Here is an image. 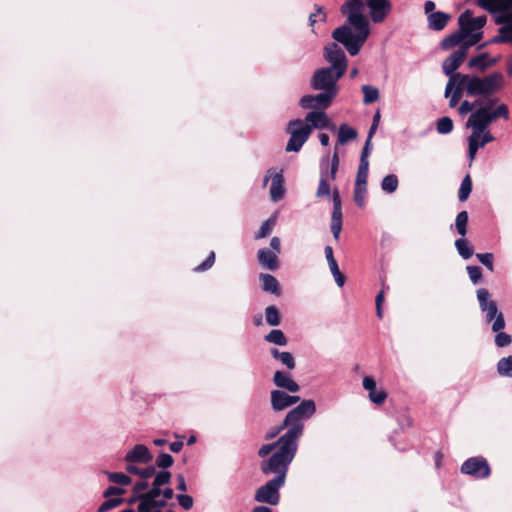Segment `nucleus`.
I'll return each mask as SVG.
<instances>
[{"mask_svg": "<svg viewBox=\"0 0 512 512\" xmlns=\"http://www.w3.org/2000/svg\"><path fill=\"white\" fill-rule=\"evenodd\" d=\"M364 4L361 0H347L341 11L347 10L350 25H342L332 32V38L341 43L351 56H356L370 34L368 20L364 17Z\"/></svg>", "mask_w": 512, "mask_h": 512, "instance_id": "obj_1", "label": "nucleus"}, {"mask_svg": "<svg viewBox=\"0 0 512 512\" xmlns=\"http://www.w3.org/2000/svg\"><path fill=\"white\" fill-rule=\"evenodd\" d=\"M482 82H478L471 91H469V81L456 80L455 85L450 93L449 107L454 108L461 100L465 92L469 97L487 96L488 94H495L504 86L505 79L501 72H493L486 76H480Z\"/></svg>", "mask_w": 512, "mask_h": 512, "instance_id": "obj_2", "label": "nucleus"}, {"mask_svg": "<svg viewBox=\"0 0 512 512\" xmlns=\"http://www.w3.org/2000/svg\"><path fill=\"white\" fill-rule=\"evenodd\" d=\"M494 94H488L487 96H480L481 102L479 107L472 112L469 116L465 126L466 128H476V130H485L498 118L502 117L505 120L509 119V109L504 103L493 107L498 102V98L493 96Z\"/></svg>", "mask_w": 512, "mask_h": 512, "instance_id": "obj_3", "label": "nucleus"}, {"mask_svg": "<svg viewBox=\"0 0 512 512\" xmlns=\"http://www.w3.org/2000/svg\"><path fill=\"white\" fill-rule=\"evenodd\" d=\"M298 450V443L290 441L281 445L278 450L260 462V471L263 475L274 474V479L286 482L289 466L294 460Z\"/></svg>", "mask_w": 512, "mask_h": 512, "instance_id": "obj_4", "label": "nucleus"}, {"mask_svg": "<svg viewBox=\"0 0 512 512\" xmlns=\"http://www.w3.org/2000/svg\"><path fill=\"white\" fill-rule=\"evenodd\" d=\"M467 52L465 51V48H462L461 46L459 49L453 51L442 63V71L443 73L449 77V80L445 87V97L448 98L450 95L456 80L460 81H466L469 85V91L472 90V88L478 83L482 82L480 80V76L477 74H464L456 72V70L461 66L463 63Z\"/></svg>", "mask_w": 512, "mask_h": 512, "instance_id": "obj_5", "label": "nucleus"}, {"mask_svg": "<svg viewBox=\"0 0 512 512\" xmlns=\"http://www.w3.org/2000/svg\"><path fill=\"white\" fill-rule=\"evenodd\" d=\"M316 412V404L312 399H305L291 409L284 418V425H289L285 434L294 442L299 443L304 432L303 421L311 418Z\"/></svg>", "mask_w": 512, "mask_h": 512, "instance_id": "obj_6", "label": "nucleus"}, {"mask_svg": "<svg viewBox=\"0 0 512 512\" xmlns=\"http://www.w3.org/2000/svg\"><path fill=\"white\" fill-rule=\"evenodd\" d=\"M286 132L290 134L285 148L286 152H299L309 139L312 127L305 124L301 119H294L288 123Z\"/></svg>", "mask_w": 512, "mask_h": 512, "instance_id": "obj_7", "label": "nucleus"}, {"mask_svg": "<svg viewBox=\"0 0 512 512\" xmlns=\"http://www.w3.org/2000/svg\"><path fill=\"white\" fill-rule=\"evenodd\" d=\"M341 77H338V72L333 68H320L316 70L311 78L310 86L313 90H322L338 94L337 81Z\"/></svg>", "mask_w": 512, "mask_h": 512, "instance_id": "obj_8", "label": "nucleus"}, {"mask_svg": "<svg viewBox=\"0 0 512 512\" xmlns=\"http://www.w3.org/2000/svg\"><path fill=\"white\" fill-rule=\"evenodd\" d=\"M284 485V481L272 478L256 489L254 500L259 503L275 506L280 502V489Z\"/></svg>", "mask_w": 512, "mask_h": 512, "instance_id": "obj_9", "label": "nucleus"}, {"mask_svg": "<svg viewBox=\"0 0 512 512\" xmlns=\"http://www.w3.org/2000/svg\"><path fill=\"white\" fill-rule=\"evenodd\" d=\"M460 471L475 479H485L491 473L490 465L483 456L470 457L463 462Z\"/></svg>", "mask_w": 512, "mask_h": 512, "instance_id": "obj_10", "label": "nucleus"}, {"mask_svg": "<svg viewBox=\"0 0 512 512\" xmlns=\"http://www.w3.org/2000/svg\"><path fill=\"white\" fill-rule=\"evenodd\" d=\"M324 57L325 59L331 63V66L328 68H333V70L338 72V77H342L347 69V58L342 50V48L334 43H328L324 47Z\"/></svg>", "mask_w": 512, "mask_h": 512, "instance_id": "obj_11", "label": "nucleus"}, {"mask_svg": "<svg viewBox=\"0 0 512 512\" xmlns=\"http://www.w3.org/2000/svg\"><path fill=\"white\" fill-rule=\"evenodd\" d=\"M471 14V10L464 11L458 18V23L460 29L444 39L440 42V47L442 50H449L453 47L459 45L466 37L469 35V29H466V18Z\"/></svg>", "mask_w": 512, "mask_h": 512, "instance_id": "obj_12", "label": "nucleus"}, {"mask_svg": "<svg viewBox=\"0 0 512 512\" xmlns=\"http://www.w3.org/2000/svg\"><path fill=\"white\" fill-rule=\"evenodd\" d=\"M332 202L333 209L331 213V232L335 240H338L340 237V233L342 230V201L340 197V192L337 187H335L332 191Z\"/></svg>", "mask_w": 512, "mask_h": 512, "instance_id": "obj_13", "label": "nucleus"}, {"mask_svg": "<svg viewBox=\"0 0 512 512\" xmlns=\"http://www.w3.org/2000/svg\"><path fill=\"white\" fill-rule=\"evenodd\" d=\"M271 179V187H270V195L273 201H279L283 198L285 194L284 188V178L281 171H277L276 168H269L267 171V175H265L263 179V184L266 185Z\"/></svg>", "mask_w": 512, "mask_h": 512, "instance_id": "obj_14", "label": "nucleus"}, {"mask_svg": "<svg viewBox=\"0 0 512 512\" xmlns=\"http://www.w3.org/2000/svg\"><path fill=\"white\" fill-rule=\"evenodd\" d=\"M476 293L480 309L485 313V320L488 323L492 322L500 313L497 303L490 299V293L486 288H479Z\"/></svg>", "mask_w": 512, "mask_h": 512, "instance_id": "obj_15", "label": "nucleus"}, {"mask_svg": "<svg viewBox=\"0 0 512 512\" xmlns=\"http://www.w3.org/2000/svg\"><path fill=\"white\" fill-rule=\"evenodd\" d=\"M370 17L374 23H381L390 14L392 4L389 0H366Z\"/></svg>", "mask_w": 512, "mask_h": 512, "instance_id": "obj_16", "label": "nucleus"}, {"mask_svg": "<svg viewBox=\"0 0 512 512\" xmlns=\"http://www.w3.org/2000/svg\"><path fill=\"white\" fill-rule=\"evenodd\" d=\"M300 401V396L289 395L284 390L271 391V406L274 411H282Z\"/></svg>", "mask_w": 512, "mask_h": 512, "instance_id": "obj_17", "label": "nucleus"}, {"mask_svg": "<svg viewBox=\"0 0 512 512\" xmlns=\"http://www.w3.org/2000/svg\"><path fill=\"white\" fill-rule=\"evenodd\" d=\"M153 455L149 449L143 444H136L124 457V460L128 463H140L147 464L151 462Z\"/></svg>", "mask_w": 512, "mask_h": 512, "instance_id": "obj_18", "label": "nucleus"}, {"mask_svg": "<svg viewBox=\"0 0 512 512\" xmlns=\"http://www.w3.org/2000/svg\"><path fill=\"white\" fill-rule=\"evenodd\" d=\"M500 60V56L490 58L489 53L484 52L477 56L471 57L467 63L470 69H476L479 72H485L488 68L493 67Z\"/></svg>", "mask_w": 512, "mask_h": 512, "instance_id": "obj_19", "label": "nucleus"}, {"mask_svg": "<svg viewBox=\"0 0 512 512\" xmlns=\"http://www.w3.org/2000/svg\"><path fill=\"white\" fill-rule=\"evenodd\" d=\"M273 383L282 389H286L291 393H296L300 390V386L297 382H295L290 373L285 371H276L273 376Z\"/></svg>", "mask_w": 512, "mask_h": 512, "instance_id": "obj_20", "label": "nucleus"}, {"mask_svg": "<svg viewBox=\"0 0 512 512\" xmlns=\"http://www.w3.org/2000/svg\"><path fill=\"white\" fill-rule=\"evenodd\" d=\"M329 165V156L326 155L322 158L320 163V180L318 189L316 191V196L318 198H322L324 196H329L331 194V187L327 181V169Z\"/></svg>", "mask_w": 512, "mask_h": 512, "instance_id": "obj_21", "label": "nucleus"}, {"mask_svg": "<svg viewBox=\"0 0 512 512\" xmlns=\"http://www.w3.org/2000/svg\"><path fill=\"white\" fill-rule=\"evenodd\" d=\"M305 121L310 122L309 126L312 127V130L315 129H325L331 128L330 121L323 110H313L306 114Z\"/></svg>", "mask_w": 512, "mask_h": 512, "instance_id": "obj_22", "label": "nucleus"}, {"mask_svg": "<svg viewBox=\"0 0 512 512\" xmlns=\"http://www.w3.org/2000/svg\"><path fill=\"white\" fill-rule=\"evenodd\" d=\"M259 264L271 271H275L279 267L277 254L267 248H261L257 252Z\"/></svg>", "mask_w": 512, "mask_h": 512, "instance_id": "obj_23", "label": "nucleus"}, {"mask_svg": "<svg viewBox=\"0 0 512 512\" xmlns=\"http://www.w3.org/2000/svg\"><path fill=\"white\" fill-rule=\"evenodd\" d=\"M324 253H325L326 260L328 262L330 271L335 279L336 284L339 287H342L345 283V277L340 272L337 261L334 258L333 248L330 245L325 246Z\"/></svg>", "mask_w": 512, "mask_h": 512, "instance_id": "obj_24", "label": "nucleus"}, {"mask_svg": "<svg viewBox=\"0 0 512 512\" xmlns=\"http://www.w3.org/2000/svg\"><path fill=\"white\" fill-rule=\"evenodd\" d=\"M261 281V288L264 292L280 296L282 291L278 280L271 274L261 273L259 275Z\"/></svg>", "mask_w": 512, "mask_h": 512, "instance_id": "obj_25", "label": "nucleus"}, {"mask_svg": "<svg viewBox=\"0 0 512 512\" xmlns=\"http://www.w3.org/2000/svg\"><path fill=\"white\" fill-rule=\"evenodd\" d=\"M427 18L429 29L434 31H441L447 25V22L450 19V15L445 12L436 11L430 13Z\"/></svg>", "mask_w": 512, "mask_h": 512, "instance_id": "obj_26", "label": "nucleus"}, {"mask_svg": "<svg viewBox=\"0 0 512 512\" xmlns=\"http://www.w3.org/2000/svg\"><path fill=\"white\" fill-rule=\"evenodd\" d=\"M357 130L346 123H343L338 128L337 135V147L338 145H345L349 141H353L357 138Z\"/></svg>", "mask_w": 512, "mask_h": 512, "instance_id": "obj_27", "label": "nucleus"}, {"mask_svg": "<svg viewBox=\"0 0 512 512\" xmlns=\"http://www.w3.org/2000/svg\"><path fill=\"white\" fill-rule=\"evenodd\" d=\"M290 441L292 440L284 433L276 441L262 445L258 450V456L260 458L266 459L265 457L268 456L273 450H278L281 445H284L285 443L287 444Z\"/></svg>", "mask_w": 512, "mask_h": 512, "instance_id": "obj_28", "label": "nucleus"}, {"mask_svg": "<svg viewBox=\"0 0 512 512\" xmlns=\"http://www.w3.org/2000/svg\"><path fill=\"white\" fill-rule=\"evenodd\" d=\"M472 130L471 135L468 138V157L470 161L474 160L477 151L483 146L479 142L482 130H476V128H470Z\"/></svg>", "mask_w": 512, "mask_h": 512, "instance_id": "obj_29", "label": "nucleus"}, {"mask_svg": "<svg viewBox=\"0 0 512 512\" xmlns=\"http://www.w3.org/2000/svg\"><path fill=\"white\" fill-rule=\"evenodd\" d=\"M337 96V94H334L332 92L322 91L316 95H313V101L315 103V108L319 107L322 109L328 108L334 98Z\"/></svg>", "mask_w": 512, "mask_h": 512, "instance_id": "obj_30", "label": "nucleus"}, {"mask_svg": "<svg viewBox=\"0 0 512 512\" xmlns=\"http://www.w3.org/2000/svg\"><path fill=\"white\" fill-rule=\"evenodd\" d=\"M455 247L458 254L465 260L469 259L474 254L473 247L464 237H461L455 241Z\"/></svg>", "mask_w": 512, "mask_h": 512, "instance_id": "obj_31", "label": "nucleus"}, {"mask_svg": "<svg viewBox=\"0 0 512 512\" xmlns=\"http://www.w3.org/2000/svg\"><path fill=\"white\" fill-rule=\"evenodd\" d=\"M264 339L268 343H272L279 346H286L288 339L280 329H273L264 336Z\"/></svg>", "mask_w": 512, "mask_h": 512, "instance_id": "obj_32", "label": "nucleus"}, {"mask_svg": "<svg viewBox=\"0 0 512 512\" xmlns=\"http://www.w3.org/2000/svg\"><path fill=\"white\" fill-rule=\"evenodd\" d=\"M265 320L270 326H279L281 324L280 312L275 305H270L265 308Z\"/></svg>", "mask_w": 512, "mask_h": 512, "instance_id": "obj_33", "label": "nucleus"}, {"mask_svg": "<svg viewBox=\"0 0 512 512\" xmlns=\"http://www.w3.org/2000/svg\"><path fill=\"white\" fill-rule=\"evenodd\" d=\"M363 92V103L368 105L379 99V90L377 87L365 84L361 87Z\"/></svg>", "mask_w": 512, "mask_h": 512, "instance_id": "obj_34", "label": "nucleus"}, {"mask_svg": "<svg viewBox=\"0 0 512 512\" xmlns=\"http://www.w3.org/2000/svg\"><path fill=\"white\" fill-rule=\"evenodd\" d=\"M468 212L463 210L459 212L455 219V229L461 237H465L467 234V223H468Z\"/></svg>", "mask_w": 512, "mask_h": 512, "instance_id": "obj_35", "label": "nucleus"}, {"mask_svg": "<svg viewBox=\"0 0 512 512\" xmlns=\"http://www.w3.org/2000/svg\"><path fill=\"white\" fill-rule=\"evenodd\" d=\"M487 17L485 15L478 16L472 18V13L466 18V29H469V34L473 30L481 31V29L486 25Z\"/></svg>", "mask_w": 512, "mask_h": 512, "instance_id": "obj_36", "label": "nucleus"}, {"mask_svg": "<svg viewBox=\"0 0 512 512\" xmlns=\"http://www.w3.org/2000/svg\"><path fill=\"white\" fill-rule=\"evenodd\" d=\"M398 184V177L395 174H388L381 181V189L388 194H392L397 190Z\"/></svg>", "mask_w": 512, "mask_h": 512, "instance_id": "obj_37", "label": "nucleus"}, {"mask_svg": "<svg viewBox=\"0 0 512 512\" xmlns=\"http://www.w3.org/2000/svg\"><path fill=\"white\" fill-rule=\"evenodd\" d=\"M472 180L469 174H467L460 185L459 191H458V199L459 201L463 202L468 199L472 192Z\"/></svg>", "mask_w": 512, "mask_h": 512, "instance_id": "obj_38", "label": "nucleus"}, {"mask_svg": "<svg viewBox=\"0 0 512 512\" xmlns=\"http://www.w3.org/2000/svg\"><path fill=\"white\" fill-rule=\"evenodd\" d=\"M497 372L501 376L512 377V355L503 357L498 361Z\"/></svg>", "mask_w": 512, "mask_h": 512, "instance_id": "obj_39", "label": "nucleus"}, {"mask_svg": "<svg viewBox=\"0 0 512 512\" xmlns=\"http://www.w3.org/2000/svg\"><path fill=\"white\" fill-rule=\"evenodd\" d=\"M103 473L107 476L108 480L110 482L127 486L131 484L132 479L128 475L122 473V472H109V471H103Z\"/></svg>", "mask_w": 512, "mask_h": 512, "instance_id": "obj_40", "label": "nucleus"}, {"mask_svg": "<svg viewBox=\"0 0 512 512\" xmlns=\"http://www.w3.org/2000/svg\"><path fill=\"white\" fill-rule=\"evenodd\" d=\"M275 224H276V217L274 215H272L271 217H269L266 221H264L262 223L259 230L255 234V239H262V238L267 237L270 234V232Z\"/></svg>", "mask_w": 512, "mask_h": 512, "instance_id": "obj_41", "label": "nucleus"}, {"mask_svg": "<svg viewBox=\"0 0 512 512\" xmlns=\"http://www.w3.org/2000/svg\"><path fill=\"white\" fill-rule=\"evenodd\" d=\"M454 127L453 120L448 116H443L437 120L436 130L439 134L446 135L452 132Z\"/></svg>", "mask_w": 512, "mask_h": 512, "instance_id": "obj_42", "label": "nucleus"}, {"mask_svg": "<svg viewBox=\"0 0 512 512\" xmlns=\"http://www.w3.org/2000/svg\"><path fill=\"white\" fill-rule=\"evenodd\" d=\"M174 463V458L172 455L161 451L156 458L155 467L160 468L161 470H167Z\"/></svg>", "mask_w": 512, "mask_h": 512, "instance_id": "obj_43", "label": "nucleus"}, {"mask_svg": "<svg viewBox=\"0 0 512 512\" xmlns=\"http://www.w3.org/2000/svg\"><path fill=\"white\" fill-rule=\"evenodd\" d=\"M480 102H481V99L480 98H476L474 101L470 102L468 100H464L461 102L460 106L458 107V113L461 115V116H464L468 113H471L474 112L473 110L477 109L480 105Z\"/></svg>", "mask_w": 512, "mask_h": 512, "instance_id": "obj_44", "label": "nucleus"}, {"mask_svg": "<svg viewBox=\"0 0 512 512\" xmlns=\"http://www.w3.org/2000/svg\"><path fill=\"white\" fill-rule=\"evenodd\" d=\"M125 500L120 497L106 498V500L98 507L97 512H107L121 505Z\"/></svg>", "mask_w": 512, "mask_h": 512, "instance_id": "obj_45", "label": "nucleus"}, {"mask_svg": "<svg viewBox=\"0 0 512 512\" xmlns=\"http://www.w3.org/2000/svg\"><path fill=\"white\" fill-rule=\"evenodd\" d=\"M172 475L168 470H160L155 472L153 484H156L160 487L164 485H168L171 482Z\"/></svg>", "mask_w": 512, "mask_h": 512, "instance_id": "obj_46", "label": "nucleus"}, {"mask_svg": "<svg viewBox=\"0 0 512 512\" xmlns=\"http://www.w3.org/2000/svg\"><path fill=\"white\" fill-rule=\"evenodd\" d=\"M476 258L484 265L489 271H494V255L493 253H477Z\"/></svg>", "mask_w": 512, "mask_h": 512, "instance_id": "obj_47", "label": "nucleus"}, {"mask_svg": "<svg viewBox=\"0 0 512 512\" xmlns=\"http://www.w3.org/2000/svg\"><path fill=\"white\" fill-rule=\"evenodd\" d=\"M367 192V186H356L354 188V201L355 204L362 208L365 205V196Z\"/></svg>", "mask_w": 512, "mask_h": 512, "instance_id": "obj_48", "label": "nucleus"}, {"mask_svg": "<svg viewBox=\"0 0 512 512\" xmlns=\"http://www.w3.org/2000/svg\"><path fill=\"white\" fill-rule=\"evenodd\" d=\"M495 4L499 5V0H477V5L490 14H496L500 11V8Z\"/></svg>", "mask_w": 512, "mask_h": 512, "instance_id": "obj_49", "label": "nucleus"}, {"mask_svg": "<svg viewBox=\"0 0 512 512\" xmlns=\"http://www.w3.org/2000/svg\"><path fill=\"white\" fill-rule=\"evenodd\" d=\"M494 342L499 348L507 347L512 343V336L503 331L496 332Z\"/></svg>", "mask_w": 512, "mask_h": 512, "instance_id": "obj_50", "label": "nucleus"}, {"mask_svg": "<svg viewBox=\"0 0 512 512\" xmlns=\"http://www.w3.org/2000/svg\"><path fill=\"white\" fill-rule=\"evenodd\" d=\"M339 164H340L339 151H338V147L335 146L334 152H333V155H332V158H331L330 172H329V175H328L331 180H335L336 173H337L338 168H339Z\"/></svg>", "mask_w": 512, "mask_h": 512, "instance_id": "obj_51", "label": "nucleus"}, {"mask_svg": "<svg viewBox=\"0 0 512 512\" xmlns=\"http://www.w3.org/2000/svg\"><path fill=\"white\" fill-rule=\"evenodd\" d=\"M469 279L471 282L476 285L482 279V269L479 266H467L466 267Z\"/></svg>", "mask_w": 512, "mask_h": 512, "instance_id": "obj_52", "label": "nucleus"}, {"mask_svg": "<svg viewBox=\"0 0 512 512\" xmlns=\"http://www.w3.org/2000/svg\"><path fill=\"white\" fill-rule=\"evenodd\" d=\"M288 370H293L296 366L292 353L283 351L278 359Z\"/></svg>", "mask_w": 512, "mask_h": 512, "instance_id": "obj_53", "label": "nucleus"}, {"mask_svg": "<svg viewBox=\"0 0 512 512\" xmlns=\"http://www.w3.org/2000/svg\"><path fill=\"white\" fill-rule=\"evenodd\" d=\"M215 262V253L211 251L207 258L194 268L195 272H204L210 269Z\"/></svg>", "mask_w": 512, "mask_h": 512, "instance_id": "obj_54", "label": "nucleus"}, {"mask_svg": "<svg viewBox=\"0 0 512 512\" xmlns=\"http://www.w3.org/2000/svg\"><path fill=\"white\" fill-rule=\"evenodd\" d=\"M284 429L288 430L289 429V425H284V420H283L280 425L271 427L266 432V434L264 436V439L267 440V441L272 440V439L276 438L281 433V431H283Z\"/></svg>", "mask_w": 512, "mask_h": 512, "instance_id": "obj_55", "label": "nucleus"}, {"mask_svg": "<svg viewBox=\"0 0 512 512\" xmlns=\"http://www.w3.org/2000/svg\"><path fill=\"white\" fill-rule=\"evenodd\" d=\"M387 393L384 390L377 391L376 389L369 393V399L372 403L381 405L385 402Z\"/></svg>", "mask_w": 512, "mask_h": 512, "instance_id": "obj_56", "label": "nucleus"}, {"mask_svg": "<svg viewBox=\"0 0 512 512\" xmlns=\"http://www.w3.org/2000/svg\"><path fill=\"white\" fill-rule=\"evenodd\" d=\"M176 499L179 503V505L184 510H190L193 507L194 500L190 495L187 494H177Z\"/></svg>", "mask_w": 512, "mask_h": 512, "instance_id": "obj_57", "label": "nucleus"}, {"mask_svg": "<svg viewBox=\"0 0 512 512\" xmlns=\"http://www.w3.org/2000/svg\"><path fill=\"white\" fill-rule=\"evenodd\" d=\"M161 492H162L161 487L152 483L151 489L148 490L147 492H144L145 502L147 503L154 499H158V497L161 495Z\"/></svg>", "mask_w": 512, "mask_h": 512, "instance_id": "obj_58", "label": "nucleus"}, {"mask_svg": "<svg viewBox=\"0 0 512 512\" xmlns=\"http://www.w3.org/2000/svg\"><path fill=\"white\" fill-rule=\"evenodd\" d=\"M500 43H508L505 33H499L498 35L487 40L486 42L479 44L477 49H482L490 44H500Z\"/></svg>", "mask_w": 512, "mask_h": 512, "instance_id": "obj_59", "label": "nucleus"}, {"mask_svg": "<svg viewBox=\"0 0 512 512\" xmlns=\"http://www.w3.org/2000/svg\"><path fill=\"white\" fill-rule=\"evenodd\" d=\"M470 38L468 41L464 42L461 47L462 48H465V51L467 52L469 47L477 44L480 39L483 37V32L482 31H478V32H475V33H470Z\"/></svg>", "mask_w": 512, "mask_h": 512, "instance_id": "obj_60", "label": "nucleus"}, {"mask_svg": "<svg viewBox=\"0 0 512 512\" xmlns=\"http://www.w3.org/2000/svg\"><path fill=\"white\" fill-rule=\"evenodd\" d=\"M505 325L504 315L500 312L499 315L493 319L492 331L495 333L500 332L505 328Z\"/></svg>", "mask_w": 512, "mask_h": 512, "instance_id": "obj_61", "label": "nucleus"}, {"mask_svg": "<svg viewBox=\"0 0 512 512\" xmlns=\"http://www.w3.org/2000/svg\"><path fill=\"white\" fill-rule=\"evenodd\" d=\"M498 15L495 16L494 21L498 25H508V23L512 22V16L509 12H497Z\"/></svg>", "mask_w": 512, "mask_h": 512, "instance_id": "obj_62", "label": "nucleus"}, {"mask_svg": "<svg viewBox=\"0 0 512 512\" xmlns=\"http://www.w3.org/2000/svg\"><path fill=\"white\" fill-rule=\"evenodd\" d=\"M299 105L303 108V109H313L315 108V103L313 101V95L311 94H307V95H304L300 101H299Z\"/></svg>", "mask_w": 512, "mask_h": 512, "instance_id": "obj_63", "label": "nucleus"}, {"mask_svg": "<svg viewBox=\"0 0 512 512\" xmlns=\"http://www.w3.org/2000/svg\"><path fill=\"white\" fill-rule=\"evenodd\" d=\"M156 467L154 465L147 466L145 468H140L139 477L143 480H146L155 475Z\"/></svg>", "mask_w": 512, "mask_h": 512, "instance_id": "obj_64", "label": "nucleus"}]
</instances>
